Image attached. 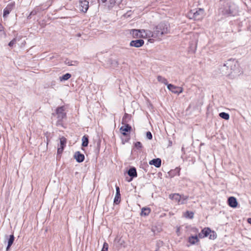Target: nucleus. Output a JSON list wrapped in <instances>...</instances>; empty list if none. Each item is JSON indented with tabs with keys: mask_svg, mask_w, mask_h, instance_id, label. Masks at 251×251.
<instances>
[{
	"mask_svg": "<svg viewBox=\"0 0 251 251\" xmlns=\"http://www.w3.org/2000/svg\"><path fill=\"white\" fill-rule=\"evenodd\" d=\"M112 64H113V63H112ZM113 64H114V67H117L118 65V61H116V60H114L113 61Z\"/></svg>",
	"mask_w": 251,
	"mask_h": 251,
	"instance_id": "41",
	"label": "nucleus"
},
{
	"mask_svg": "<svg viewBox=\"0 0 251 251\" xmlns=\"http://www.w3.org/2000/svg\"><path fill=\"white\" fill-rule=\"evenodd\" d=\"M5 240L7 241V246L6 247V251H8L10 247L11 246L13 242L14 241V236L13 234L10 235L9 236L5 235Z\"/></svg>",
	"mask_w": 251,
	"mask_h": 251,
	"instance_id": "11",
	"label": "nucleus"
},
{
	"mask_svg": "<svg viewBox=\"0 0 251 251\" xmlns=\"http://www.w3.org/2000/svg\"><path fill=\"white\" fill-rule=\"evenodd\" d=\"M155 36L160 39L164 34L169 32V25L167 24L161 23L155 28Z\"/></svg>",
	"mask_w": 251,
	"mask_h": 251,
	"instance_id": "1",
	"label": "nucleus"
},
{
	"mask_svg": "<svg viewBox=\"0 0 251 251\" xmlns=\"http://www.w3.org/2000/svg\"><path fill=\"white\" fill-rule=\"evenodd\" d=\"M67 140L65 137L62 136L60 138V147L57 149V153H61L64 150V147L66 146Z\"/></svg>",
	"mask_w": 251,
	"mask_h": 251,
	"instance_id": "8",
	"label": "nucleus"
},
{
	"mask_svg": "<svg viewBox=\"0 0 251 251\" xmlns=\"http://www.w3.org/2000/svg\"><path fill=\"white\" fill-rule=\"evenodd\" d=\"M130 33L134 38H143L144 37L142 29H132L130 31Z\"/></svg>",
	"mask_w": 251,
	"mask_h": 251,
	"instance_id": "13",
	"label": "nucleus"
},
{
	"mask_svg": "<svg viewBox=\"0 0 251 251\" xmlns=\"http://www.w3.org/2000/svg\"><path fill=\"white\" fill-rule=\"evenodd\" d=\"M223 14L227 16H233L234 14L233 11L231 9L230 7H228L227 9H225L223 11Z\"/></svg>",
	"mask_w": 251,
	"mask_h": 251,
	"instance_id": "25",
	"label": "nucleus"
},
{
	"mask_svg": "<svg viewBox=\"0 0 251 251\" xmlns=\"http://www.w3.org/2000/svg\"><path fill=\"white\" fill-rule=\"evenodd\" d=\"M82 146L84 147H87L89 143L88 136H83L82 137Z\"/></svg>",
	"mask_w": 251,
	"mask_h": 251,
	"instance_id": "27",
	"label": "nucleus"
},
{
	"mask_svg": "<svg viewBox=\"0 0 251 251\" xmlns=\"http://www.w3.org/2000/svg\"><path fill=\"white\" fill-rule=\"evenodd\" d=\"M135 147L138 149H141L142 148V144L140 142H137L135 143Z\"/></svg>",
	"mask_w": 251,
	"mask_h": 251,
	"instance_id": "36",
	"label": "nucleus"
},
{
	"mask_svg": "<svg viewBox=\"0 0 251 251\" xmlns=\"http://www.w3.org/2000/svg\"><path fill=\"white\" fill-rule=\"evenodd\" d=\"M71 77V75L69 73H67L65 74L64 75H62V76H60L59 77V79L61 81L67 80Z\"/></svg>",
	"mask_w": 251,
	"mask_h": 251,
	"instance_id": "30",
	"label": "nucleus"
},
{
	"mask_svg": "<svg viewBox=\"0 0 251 251\" xmlns=\"http://www.w3.org/2000/svg\"><path fill=\"white\" fill-rule=\"evenodd\" d=\"M226 66L230 68L231 71V74L233 71H235L238 67V63L235 59H230L226 62Z\"/></svg>",
	"mask_w": 251,
	"mask_h": 251,
	"instance_id": "4",
	"label": "nucleus"
},
{
	"mask_svg": "<svg viewBox=\"0 0 251 251\" xmlns=\"http://www.w3.org/2000/svg\"><path fill=\"white\" fill-rule=\"evenodd\" d=\"M228 203L229 205L231 207H236L237 205V201L233 197H230L228 199Z\"/></svg>",
	"mask_w": 251,
	"mask_h": 251,
	"instance_id": "19",
	"label": "nucleus"
},
{
	"mask_svg": "<svg viewBox=\"0 0 251 251\" xmlns=\"http://www.w3.org/2000/svg\"><path fill=\"white\" fill-rule=\"evenodd\" d=\"M14 7L15 2H11L9 3L3 10V16L4 17H7V16L10 13V12L12 11Z\"/></svg>",
	"mask_w": 251,
	"mask_h": 251,
	"instance_id": "6",
	"label": "nucleus"
},
{
	"mask_svg": "<svg viewBox=\"0 0 251 251\" xmlns=\"http://www.w3.org/2000/svg\"><path fill=\"white\" fill-rule=\"evenodd\" d=\"M180 168H176L175 169L171 170L168 173V176L170 177H173L176 176H179Z\"/></svg>",
	"mask_w": 251,
	"mask_h": 251,
	"instance_id": "17",
	"label": "nucleus"
},
{
	"mask_svg": "<svg viewBox=\"0 0 251 251\" xmlns=\"http://www.w3.org/2000/svg\"><path fill=\"white\" fill-rule=\"evenodd\" d=\"M177 86H176L171 84H168L167 85L168 89L175 94H176L177 93Z\"/></svg>",
	"mask_w": 251,
	"mask_h": 251,
	"instance_id": "26",
	"label": "nucleus"
},
{
	"mask_svg": "<svg viewBox=\"0 0 251 251\" xmlns=\"http://www.w3.org/2000/svg\"><path fill=\"white\" fill-rule=\"evenodd\" d=\"M183 91V89L182 87H178L177 89V93L176 94H179L181 93H182Z\"/></svg>",
	"mask_w": 251,
	"mask_h": 251,
	"instance_id": "39",
	"label": "nucleus"
},
{
	"mask_svg": "<svg viewBox=\"0 0 251 251\" xmlns=\"http://www.w3.org/2000/svg\"><path fill=\"white\" fill-rule=\"evenodd\" d=\"M211 232L210 229L208 227H205L203 229L200 233H199V237L200 238H203L207 237L209 234Z\"/></svg>",
	"mask_w": 251,
	"mask_h": 251,
	"instance_id": "15",
	"label": "nucleus"
},
{
	"mask_svg": "<svg viewBox=\"0 0 251 251\" xmlns=\"http://www.w3.org/2000/svg\"><path fill=\"white\" fill-rule=\"evenodd\" d=\"M131 180H132V178H130V180H128V181H131Z\"/></svg>",
	"mask_w": 251,
	"mask_h": 251,
	"instance_id": "45",
	"label": "nucleus"
},
{
	"mask_svg": "<svg viewBox=\"0 0 251 251\" xmlns=\"http://www.w3.org/2000/svg\"><path fill=\"white\" fill-rule=\"evenodd\" d=\"M74 158L77 162L80 163L84 161V155L81 154L79 151H76L74 155Z\"/></svg>",
	"mask_w": 251,
	"mask_h": 251,
	"instance_id": "18",
	"label": "nucleus"
},
{
	"mask_svg": "<svg viewBox=\"0 0 251 251\" xmlns=\"http://www.w3.org/2000/svg\"><path fill=\"white\" fill-rule=\"evenodd\" d=\"M209 238H210V239H214V238H215V237H214V236H213V238H212V235H210V237H209Z\"/></svg>",
	"mask_w": 251,
	"mask_h": 251,
	"instance_id": "44",
	"label": "nucleus"
},
{
	"mask_svg": "<svg viewBox=\"0 0 251 251\" xmlns=\"http://www.w3.org/2000/svg\"><path fill=\"white\" fill-rule=\"evenodd\" d=\"M220 70L222 73L224 75H229L231 74V71L230 70L229 67L226 66V63L221 66Z\"/></svg>",
	"mask_w": 251,
	"mask_h": 251,
	"instance_id": "10",
	"label": "nucleus"
},
{
	"mask_svg": "<svg viewBox=\"0 0 251 251\" xmlns=\"http://www.w3.org/2000/svg\"><path fill=\"white\" fill-rule=\"evenodd\" d=\"M189 14L192 16L191 18L194 19L195 20H201L204 16V10L201 8H199L197 10H192Z\"/></svg>",
	"mask_w": 251,
	"mask_h": 251,
	"instance_id": "2",
	"label": "nucleus"
},
{
	"mask_svg": "<svg viewBox=\"0 0 251 251\" xmlns=\"http://www.w3.org/2000/svg\"><path fill=\"white\" fill-rule=\"evenodd\" d=\"M16 41V39H13L12 41H11L9 43L8 45L10 47H12L13 46V45L15 44Z\"/></svg>",
	"mask_w": 251,
	"mask_h": 251,
	"instance_id": "38",
	"label": "nucleus"
},
{
	"mask_svg": "<svg viewBox=\"0 0 251 251\" xmlns=\"http://www.w3.org/2000/svg\"><path fill=\"white\" fill-rule=\"evenodd\" d=\"M199 241L198 237L197 235L191 236L188 238V242L190 245H194Z\"/></svg>",
	"mask_w": 251,
	"mask_h": 251,
	"instance_id": "22",
	"label": "nucleus"
},
{
	"mask_svg": "<svg viewBox=\"0 0 251 251\" xmlns=\"http://www.w3.org/2000/svg\"><path fill=\"white\" fill-rule=\"evenodd\" d=\"M150 165H153L155 167L159 168L161 165V160L160 158L153 159L149 162Z\"/></svg>",
	"mask_w": 251,
	"mask_h": 251,
	"instance_id": "20",
	"label": "nucleus"
},
{
	"mask_svg": "<svg viewBox=\"0 0 251 251\" xmlns=\"http://www.w3.org/2000/svg\"><path fill=\"white\" fill-rule=\"evenodd\" d=\"M248 221V222L251 225V218H249Z\"/></svg>",
	"mask_w": 251,
	"mask_h": 251,
	"instance_id": "43",
	"label": "nucleus"
},
{
	"mask_svg": "<svg viewBox=\"0 0 251 251\" xmlns=\"http://www.w3.org/2000/svg\"><path fill=\"white\" fill-rule=\"evenodd\" d=\"M151 209L149 207H143L142 208L141 215L148 216L151 212Z\"/></svg>",
	"mask_w": 251,
	"mask_h": 251,
	"instance_id": "24",
	"label": "nucleus"
},
{
	"mask_svg": "<svg viewBox=\"0 0 251 251\" xmlns=\"http://www.w3.org/2000/svg\"><path fill=\"white\" fill-rule=\"evenodd\" d=\"M130 13H131V11H128L125 15V16H129L130 15Z\"/></svg>",
	"mask_w": 251,
	"mask_h": 251,
	"instance_id": "42",
	"label": "nucleus"
},
{
	"mask_svg": "<svg viewBox=\"0 0 251 251\" xmlns=\"http://www.w3.org/2000/svg\"><path fill=\"white\" fill-rule=\"evenodd\" d=\"M144 44V41L142 39H138L135 40H132L130 43V46L131 47H134L136 48H139L142 47Z\"/></svg>",
	"mask_w": 251,
	"mask_h": 251,
	"instance_id": "9",
	"label": "nucleus"
},
{
	"mask_svg": "<svg viewBox=\"0 0 251 251\" xmlns=\"http://www.w3.org/2000/svg\"><path fill=\"white\" fill-rule=\"evenodd\" d=\"M116 193L114 199V203L116 204H118L120 203L121 201V194L120 188L119 186H116Z\"/></svg>",
	"mask_w": 251,
	"mask_h": 251,
	"instance_id": "14",
	"label": "nucleus"
},
{
	"mask_svg": "<svg viewBox=\"0 0 251 251\" xmlns=\"http://www.w3.org/2000/svg\"><path fill=\"white\" fill-rule=\"evenodd\" d=\"M169 198L177 202L178 204H181V195L178 193L172 194L169 195Z\"/></svg>",
	"mask_w": 251,
	"mask_h": 251,
	"instance_id": "12",
	"label": "nucleus"
},
{
	"mask_svg": "<svg viewBox=\"0 0 251 251\" xmlns=\"http://www.w3.org/2000/svg\"><path fill=\"white\" fill-rule=\"evenodd\" d=\"M188 199V196H185L183 195H181V204L185 203L186 201Z\"/></svg>",
	"mask_w": 251,
	"mask_h": 251,
	"instance_id": "33",
	"label": "nucleus"
},
{
	"mask_svg": "<svg viewBox=\"0 0 251 251\" xmlns=\"http://www.w3.org/2000/svg\"><path fill=\"white\" fill-rule=\"evenodd\" d=\"M122 0H102L103 2H106L108 7H112L116 3H119Z\"/></svg>",
	"mask_w": 251,
	"mask_h": 251,
	"instance_id": "21",
	"label": "nucleus"
},
{
	"mask_svg": "<svg viewBox=\"0 0 251 251\" xmlns=\"http://www.w3.org/2000/svg\"><path fill=\"white\" fill-rule=\"evenodd\" d=\"M80 10L86 13L89 8V1L86 0H79Z\"/></svg>",
	"mask_w": 251,
	"mask_h": 251,
	"instance_id": "5",
	"label": "nucleus"
},
{
	"mask_svg": "<svg viewBox=\"0 0 251 251\" xmlns=\"http://www.w3.org/2000/svg\"><path fill=\"white\" fill-rule=\"evenodd\" d=\"M157 80L160 82V83H163L165 85H168V81L164 77L158 75L157 77Z\"/></svg>",
	"mask_w": 251,
	"mask_h": 251,
	"instance_id": "28",
	"label": "nucleus"
},
{
	"mask_svg": "<svg viewBox=\"0 0 251 251\" xmlns=\"http://www.w3.org/2000/svg\"><path fill=\"white\" fill-rule=\"evenodd\" d=\"M129 119V115L126 113L123 118V123L128 122L127 119Z\"/></svg>",
	"mask_w": 251,
	"mask_h": 251,
	"instance_id": "34",
	"label": "nucleus"
},
{
	"mask_svg": "<svg viewBox=\"0 0 251 251\" xmlns=\"http://www.w3.org/2000/svg\"><path fill=\"white\" fill-rule=\"evenodd\" d=\"M65 63L69 66H76L78 64V62L77 61H72L66 59L65 61Z\"/></svg>",
	"mask_w": 251,
	"mask_h": 251,
	"instance_id": "29",
	"label": "nucleus"
},
{
	"mask_svg": "<svg viewBox=\"0 0 251 251\" xmlns=\"http://www.w3.org/2000/svg\"><path fill=\"white\" fill-rule=\"evenodd\" d=\"M119 242H120V244L121 245V246H123L124 247H125V242L124 241V240H121V239H119Z\"/></svg>",
	"mask_w": 251,
	"mask_h": 251,
	"instance_id": "40",
	"label": "nucleus"
},
{
	"mask_svg": "<svg viewBox=\"0 0 251 251\" xmlns=\"http://www.w3.org/2000/svg\"><path fill=\"white\" fill-rule=\"evenodd\" d=\"M185 216L186 218H188L189 219H192L194 217V213L191 211H187L186 212L185 214Z\"/></svg>",
	"mask_w": 251,
	"mask_h": 251,
	"instance_id": "32",
	"label": "nucleus"
},
{
	"mask_svg": "<svg viewBox=\"0 0 251 251\" xmlns=\"http://www.w3.org/2000/svg\"><path fill=\"white\" fill-rule=\"evenodd\" d=\"M142 32L143 34V36H144L143 38H157V37L154 36L155 35V30L153 31H151L149 30L142 29Z\"/></svg>",
	"mask_w": 251,
	"mask_h": 251,
	"instance_id": "7",
	"label": "nucleus"
},
{
	"mask_svg": "<svg viewBox=\"0 0 251 251\" xmlns=\"http://www.w3.org/2000/svg\"><path fill=\"white\" fill-rule=\"evenodd\" d=\"M131 130V127L128 124H126L125 126H121L120 128L121 133L125 136L127 135L126 132H130Z\"/></svg>",
	"mask_w": 251,
	"mask_h": 251,
	"instance_id": "16",
	"label": "nucleus"
},
{
	"mask_svg": "<svg viewBox=\"0 0 251 251\" xmlns=\"http://www.w3.org/2000/svg\"><path fill=\"white\" fill-rule=\"evenodd\" d=\"M219 116L221 118L227 120L229 119V115L228 113H226V112H221L219 114Z\"/></svg>",
	"mask_w": 251,
	"mask_h": 251,
	"instance_id": "31",
	"label": "nucleus"
},
{
	"mask_svg": "<svg viewBox=\"0 0 251 251\" xmlns=\"http://www.w3.org/2000/svg\"><path fill=\"white\" fill-rule=\"evenodd\" d=\"M127 174H128V175L130 176H131L132 177H136L137 176V172H136V170L134 167L132 168H130L128 171Z\"/></svg>",
	"mask_w": 251,
	"mask_h": 251,
	"instance_id": "23",
	"label": "nucleus"
},
{
	"mask_svg": "<svg viewBox=\"0 0 251 251\" xmlns=\"http://www.w3.org/2000/svg\"><path fill=\"white\" fill-rule=\"evenodd\" d=\"M146 137L149 139L151 140L152 138V134L150 131H148L146 133Z\"/></svg>",
	"mask_w": 251,
	"mask_h": 251,
	"instance_id": "37",
	"label": "nucleus"
},
{
	"mask_svg": "<svg viewBox=\"0 0 251 251\" xmlns=\"http://www.w3.org/2000/svg\"><path fill=\"white\" fill-rule=\"evenodd\" d=\"M64 107L60 106L58 107L56 110V113L57 115L58 121L57 122V125L60 124V122L62 120L66 118V114L64 113Z\"/></svg>",
	"mask_w": 251,
	"mask_h": 251,
	"instance_id": "3",
	"label": "nucleus"
},
{
	"mask_svg": "<svg viewBox=\"0 0 251 251\" xmlns=\"http://www.w3.org/2000/svg\"><path fill=\"white\" fill-rule=\"evenodd\" d=\"M108 244L106 242H104L103 245V248L101 251H108Z\"/></svg>",
	"mask_w": 251,
	"mask_h": 251,
	"instance_id": "35",
	"label": "nucleus"
}]
</instances>
